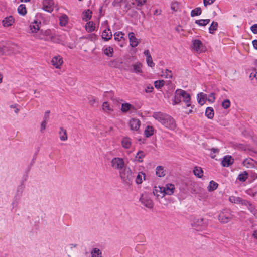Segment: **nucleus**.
Masks as SVG:
<instances>
[{
	"instance_id": "obj_48",
	"label": "nucleus",
	"mask_w": 257,
	"mask_h": 257,
	"mask_svg": "<svg viewBox=\"0 0 257 257\" xmlns=\"http://www.w3.org/2000/svg\"><path fill=\"white\" fill-rule=\"evenodd\" d=\"M247 208L250 211V212L254 216H256V215H257V209L251 203L250 204H249V205L247 206Z\"/></svg>"
},
{
	"instance_id": "obj_59",
	"label": "nucleus",
	"mask_w": 257,
	"mask_h": 257,
	"mask_svg": "<svg viewBox=\"0 0 257 257\" xmlns=\"http://www.w3.org/2000/svg\"><path fill=\"white\" fill-rule=\"evenodd\" d=\"M168 73H171V70H169V69H166L165 70V74H164V77L165 78H170V79H171L172 78V74H168Z\"/></svg>"
},
{
	"instance_id": "obj_62",
	"label": "nucleus",
	"mask_w": 257,
	"mask_h": 257,
	"mask_svg": "<svg viewBox=\"0 0 257 257\" xmlns=\"http://www.w3.org/2000/svg\"><path fill=\"white\" fill-rule=\"evenodd\" d=\"M88 99L89 100V103L91 105H94L96 102V99L93 96H91L88 97Z\"/></svg>"
},
{
	"instance_id": "obj_1",
	"label": "nucleus",
	"mask_w": 257,
	"mask_h": 257,
	"mask_svg": "<svg viewBox=\"0 0 257 257\" xmlns=\"http://www.w3.org/2000/svg\"><path fill=\"white\" fill-rule=\"evenodd\" d=\"M41 22L37 20H34L29 26L30 30L31 32L33 33H37V37L39 39L47 41L52 40L54 37L51 30H44L41 28Z\"/></svg>"
},
{
	"instance_id": "obj_23",
	"label": "nucleus",
	"mask_w": 257,
	"mask_h": 257,
	"mask_svg": "<svg viewBox=\"0 0 257 257\" xmlns=\"http://www.w3.org/2000/svg\"><path fill=\"white\" fill-rule=\"evenodd\" d=\"M193 172L194 175L198 178H201L203 176V171L200 167H194Z\"/></svg>"
},
{
	"instance_id": "obj_27",
	"label": "nucleus",
	"mask_w": 257,
	"mask_h": 257,
	"mask_svg": "<svg viewBox=\"0 0 257 257\" xmlns=\"http://www.w3.org/2000/svg\"><path fill=\"white\" fill-rule=\"evenodd\" d=\"M132 109H134V106L129 103L126 102L121 104V110L123 113H127Z\"/></svg>"
},
{
	"instance_id": "obj_50",
	"label": "nucleus",
	"mask_w": 257,
	"mask_h": 257,
	"mask_svg": "<svg viewBox=\"0 0 257 257\" xmlns=\"http://www.w3.org/2000/svg\"><path fill=\"white\" fill-rule=\"evenodd\" d=\"M237 201L239 203L243 205L246 206L247 207L251 203V202L247 200L243 199L242 198H238Z\"/></svg>"
},
{
	"instance_id": "obj_32",
	"label": "nucleus",
	"mask_w": 257,
	"mask_h": 257,
	"mask_svg": "<svg viewBox=\"0 0 257 257\" xmlns=\"http://www.w3.org/2000/svg\"><path fill=\"white\" fill-rule=\"evenodd\" d=\"M59 134L60 135V139L61 141H66L67 140L68 137L67 134V131L66 129L61 127L60 128Z\"/></svg>"
},
{
	"instance_id": "obj_12",
	"label": "nucleus",
	"mask_w": 257,
	"mask_h": 257,
	"mask_svg": "<svg viewBox=\"0 0 257 257\" xmlns=\"http://www.w3.org/2000/svg\"><path fill=\"white\" fill-rule=\"evenodd\" d=\"M163 190L164 191V194H162L161 198L163 197L165 195H171L175 190L174 185L171 183L167 184L165 187H163Z\"/></svg>"
},
{
	"instance_id": "obj_64",
	"label": "nucleus",
	"mask_w": 257,
	"mask_h": 257,
	"mask_svg": "<svg viewBox=\"0 0 257 257\" xmlns=\"http://www.w3.org/2000/svg\"><path fill=\"white\" fill-rule=\"evenodd\" d=\"M96 35L95 34H89L87 38L90 39L91 40H93L94 39H96Z\"/></svg>"
},
{
	"instance_id": "obj_19",
	"label": "nucleus",
	"mask_w": 257,
	"mask_h": 257,
	"mask_svg": "<svg viewBox=\"0 0 257 257\" xmlns=\"http://www.w3.org/2000/svg\"><path fill=\"white\" fill-rule=\"evenodd\" d=\"M197 100L198 103L203 105L207 101V95L203 92H200L197 95Z\"/></svg>"
},
{
	"instance_id": "obj_53",
	"label": "nucleus",
	"mask_w": 257,
	"mask_h": 257,
	"mask_svg": "<svg viewBox=\"0 0 257 257\" xmlns=\"http://www.w3.org/2000/svg\"><path fill=\"white\" fill-rule=\"evenodd\" d=\"M102 109L104 111H112L113 109L110 107L108 102L105 101L102 104Z\"/></svg>"
},
{
	"instance_id": "obj_2",
	"label": "nucleus",
	"mask_w": 257,
	"mask_h": 257,
	"mask_svg": "<svg viewBox=\"0 0 257 257\" xmlns=\"http://www.w3.org/2000/svg\"><path fill=\"white\" fill-rule=\"evenodd\" d=\"M153 117L170 130H174L176 128L174 119L168 114L161 112H155L153 113Z\"/></svg>"
},
{
	"instance_id": "obj_46",
	"label": "nucleus",
	"mask_w": 257,
	"mask_h": 257,
	"mask_svg": "<svg viewBox=\"0 0 257 257\" xmlns=\"http://www.w3.org/2000/svg\"><path fill=\"white\" fill-rule=\"evenodd\" d=\"M30 170H29V168H27L25 171L24 174L23 175L22 177V179L20 183L25 184V182L27 180L28 178V174Z\"/></svg>"
},
{
	"instance_id": "obj_14",
	"label": "nucleus",
	"mask_w": 257,
	"mask_h": 257,
	"mask_svg": "<svg viewBox=\"0 0 257 257\" xmlns=\"http://www.w3.org/2000/svg\"><path fill=\"white\" fill-rule=\"evenodd\" d=\"M142 63L140 62H137L132 65V68L128 69V71L139 74L142 73Z\"/></svg>"
},
{
	"instance_id": "obj_15",
	"label": "nucleus",
	"mask_w": 257,
	"mask_h": 257,
	"mask_svg": "<svg viewBox=\"0 0 257 257\" xmlns=\"http://www.w3.org/2000/svg\"><path fill=\"white\" fill-rule=\"evenodd\" d=\"M209 15L212 16L220 15L221 14V11L217 5H213L208 9Z\"/></svg>"
},
{
	"instance_id": "obj_36",
	"label": "nucleus",
	"mask_w": 257,
	"mask_h": 257,
	"mask_svg": "<svg viewBox=\"0 0 257 257\" xmlns=\"http://www.w3.org/2000/svg\"><path fill=\"white\" fill-rule=\"evenodd\" d=\"M122 63L123 62L122 61L117 59L113 61H111L110 62L109 65L115 68H119L121 67Z\"/></svg>"
},
{
	"instance_id": "obj_3",
	"label": "nucleus",
	"mask_w": 257,
	"mask_h": 257,
	"mask_svg": "<svg viewBox=\"0 0 257 257\" xmlns=\"http://www.w3.org/2000/svg\"><path fill=\"white\" fill-rule=\"evenodd\" d=\"M119 173L124 183L129 186L132 185L135 176L130 167H125L122 170H120Z\"/></svg>"
},
{
	"instance_id": "obj_8",
	"label": "nucleus",
	"mask_w": 257,
	"mask_h": 257,
	"mask_svg": "<svg viewBox=\"0 0 257 257\" xmlns=\"http://www.w3.org/2000/svg\"><path fill=\"white\" fill-rule=\"evenodd\" d=\"M111 166L115 169L120 170L125 167L123 159L120 158H114L111 161Z\"/></svg>"
},
{
	"instance_id": "obj_35",
	"label": "nucleus",
	"mask_w": 257,
	"mask_h": 257,
	"mask_svg": "<svg viewBox=\"0 0 257 257\" xmlns=\"http://www.w3.org/2000/svg\"><path fill=\"white\" fill-rule=\"evenodd\" d=\"M218 26V23L215 21H213L209 27V33L214 34L215 33V31L217 29Z\"/></svg>"
},
{
	"instance_id": "obj_61",
	"label": "nucleus",
	"mask_w": 257,
	"mask_h": 257,
	"mask_svg": "<svg viewBox=\"0 0 257 257\" xmlns=\"http://www.w3.org/2000/svg\"><path fill=\"white\" fill-rule=\"evenodd\" d=\"M241 197H236L234 196L230 197L229 198V200L232 203H239V202L237 201L238 198H240Z\"/></svg>"
},
{
	"instance_id": "obj_55",
	"label": "nucleus",
	"mask_w": 257,
	"mask_h": 257,
	"mask_svg": "<svg viewBox=\"0 0 257 257\" xmlns=\"http://www.w3.org/2000/svg\"><path fill=\"white\" fill-rule=\"evenodd\" d=\"M8 50V47L6 46H3V47L0 46V54L6 55L7 51Z\"/></svg>"
},
{
	"instance_id": "obj_56",
	"label": "nucleus",
	"mask_w": 257,
	"mask_h": 257,
	"mask_svg": "<svg viewBox=\"0 0 257 257\" xmlns=\"http://www.w3.org/2000/svg\"><path fill=\"white\" fill-rule=\"evenodd\" d=\"M146 61H147V65L151 67H153L155 66V63L153 62V60H152V57H150V58H146Z\"/></svg>"
},
{
	"instance_id": "obj_41",
	"label": "nucleus",
	"mask_w": 257,
	"mask_h": 257,
	"mask_svg": "<svg viewBox=\"0 0 257 257\" xmlns=\"http://www.w3.org/2000/svg\"><path fill=\"white\" fill-rule=\"evenodd\" d=\"M165 83V82L164 80H158L154 81V85L156 89H159L164 86Z\"/></svg>"
},
{
	"instance_id": "obj_40",
	"label": "nucleus",
	"mask_w": 257,
	"mask_h": 257,
	"mask_svg": "<svg viewBox=\"0 0 257 257\" xmlns=\"http://www.w3.org/2000/svg\"><path fill=\"white\" fill-rule=\"evenodd\" d=\"M92 257H102V252L98 248H94L91 251Z\"/></svg>"
},
{
	"instance_id": "obj_17",
	"label": "nucleus",
	"mask_w": 257,
	"mask_h": 257,
	"mask_svg": "<svg viewBox=\"0 0 257 257\" xmlns=\"http://www.w3.org/2000/svg\"><path fill=\"white\" fill-rule=\"evenodd\" d=\"M129 124L132 130L137 131L141 125V121L138 119L132 118L130 121Z\"/></svg>"
},
{
	"instance_id": "obj_20",
	"label": "nucleus",
	"mask_w": 257,
	"mask_h": 257,
	"mask_svg": "<svg viewBox=\"0 0 257 257\" xmlns=\"http://www.w3.org/2000/svg\"><path fill=\"white\" fill-rule=\"evenodd\" d=\"M128 37L131 47H136L138 44V42L135 37V34L133 32L129 33Z\"/></svg>"
},
{
	"instance_id": "obj_33",
	"label": "nucleus",
	"mask_w": 257,
	"mask_h": 257,
	"mask_svg": "<svg viewBox=\"0 0 257 257\" xmlns=\"http://www.w3.org/2000/svg\"><path fill=\"white\" fill-rule=\"evenodd\" d=\"M248 177V173L247 171H245L238 175L237 179L242 182H244L247 179Z\"/></svg>"
},
{
	"instance_id": "obj_26",
	"label": "nucleus",
	"mask_w": 257,
	"mask_h": 257,
	"mask_svg": "<svg viewBox=\"0 0 257 257\" xmlns=\"http://www.w3.org/2000/svg\"><path fill=\"white\" fill-rule=\"evenodd\" d=\"M102 50H103L104 54L106 56L109 57H111L113 56V54L114 51H113V49L112 48V47H111L110 46H108V47L104 46Z\"/></svg>"
},
{
	"instance_id": "obj_42",
	"label": "nucleus",
	"mask_w": 257,
	"mask_h": 257,
	"mask_svg": "<svg viewBox=\"0 0 257 257\" xmlns=\"http://www.w3.org/2000/svg\"><path fill=\"white\" fill-rule=\"evenodd\" d=\"M142 175H143L144 179L145 180L146 175L144 173L141 172L140 173H139L136 178L135 182L137 184H140L142 183Z\"/></svg>"
},
{
	"instance_id": "obj_47",
	"label": "nucleus",
	"mask_w": 257,
	"mask_h": 257,
	"mask_svg": "<svg viewBox=\"0 0 257 257\" xmlns=\"http://www.w3.org/2000/svg\"><path fill=\"white\" fill-rule=\"evenodd\" d=\"M59 23L61 26H65L68 23L69 17H59Z\"/></svg>"
},
{
	"instance_id": "obj_9",
	"label": "nucleus",
	"mask_w": 257,
	"mask_h": 257,
	"mask_svg": "<svg viewBox=\"0 0 257 257\" xmlns=\"http://www.w3.org/2000/svg\"><path fill=\"white\" fill-rule=\"evenodd\" d=\"M54 3L53 0H43V10L51 13L54 9Z\"/></svg>"
},
{
	"instance_id": "obj_11",
	"label": "nucleus",
	"mask_w": 257,
	"mask_h": 257,
	"mask_svg": "<svg viewBox=\"0 0 257 257\" xmlns=\"http://www.w3.org/2000/svg\"><path fill=\"white\" fill-rule=\"evenodd\" d=\"M234 158L230 155H226L223 157L221 161V165L224 167H228L234 163Z\"/></svg>"
},
{
	"instance_id": "obj_18",
	"label": "nucleus",
	"mask_w": 257,
	"mask_h": 257,
	"mask_svg": "<svg viewBox=\"0 0 257 257\" xmlns=\"http://www.w3.org/2000/svg\"><path fill=\"white\" fill-rule=\"evenodd\" d=\"M180 91H181V89H177V90H176V91L175 92L174 96H173V98L172 99V101H173L172 104L173 105L178 104L181 102V94H180L181 93Z\"/></svg>"
},
{
	"instance_id": "obj_24",
	"label": "nucleus",
	"mask_w": 257,
	"mask_h": 257,
	"mask_svg": "<svg viewBox=\"0 0 257 257\" xmlns=\"http://www.w3.org/2000/svg\"><path fill=\"white\" fill-rule=\"evenodd\" d=\"M121 144L125 149H129L132 144L131 138L128 137H123L121 140Z\"/></svg>"
},
{
	"instance_id": "obj_22",
	"label": "nucleus",
	"mask_w": 257,
	"mask_h": 257,
	"mask_svg": "<svg viewBox=\"0 0 257 257\" xmlns=\"http://www.w3.org/2000/svg\"><path fill=\"white\" fill-rule=\"evenodd\" d=\"M155 129L151 125H147L144 131V135L147 138L151 137L154 133Z\"/></svg>"
},
{
	"instance_id": "obj_29",
	"label": "nucleus",
	"mask_w": 257,
	"mask_h": 257,
	"mask_svg": "<svg viewBox=\"0 0 257 257\" xmlns=\"http://www.w3.org/2000/svg\"><path fill=\"white\" fill-rule=\"evenodd\" d=\"M156 174L159 177H164L166 174L164 167L162 166H158L156 168Z\"/></svg>"
},
{
	"instance_id": "obj_7",
	"label": "nucleus",
	"mask_w": 257,
	"mask_h": 257,
	"mask_svg": "<svg viewBox=\"0 0 257 257\" xmlns=\"http://www.w3.org/2000/svg\"><path fill=\"white\" fill-rule=\"evenodd\" d=\"M141 203L145 207L151 209L153 207V203L152 200L150 197L149 195L147 194H142L140 198Z\"/></svg>"
},
{
	"instance_id": "obj_49",
	"label": "nucleus",
	"mask_w": 257,
	"mask_h": 257,
	"mask_svg": "<svg viewBox=\"0 0 257 257\" xmlns=\"http://www.w3.org/2000/svg\"><path fill=\"white\" fill-rule=\"evenodd\" d=\"M123 35H124V33L121 32H116L114 34V39L116 41H120L123 38Z\"/></svg>"
},
{
	"instance_id": "obj_4",
	"label": "nucleus",
	"mask_w": 257,
	"mask_h": 257,
	"mask_svg": "<svg viewBox=\"0 0 257 257\" xmlns=\"http://www.w3.org/2000/svg\"><path fill=\"white\" fill-rule=\"evenodd\" d=\"M233 215L229 209H224L218 215V219L222 224H225L232 220Z\"/></svg>"
},
{
	"instance_id": "obj_58",
	"label": "nucleus",
	"mask_w": 257,
	"mask_h": 257,
	"mask_svg": "<svg viewBox=\"0 0 257 257\" xmlns=\"http://www.w3.org/2000/svg\"><path fill=\"white\" fill-rule=\"evenodd\" d=\"M47 122H48V121L46 120H43V121L42 122L41 124V129H40V131L41 132H43L44 131V130H45Z\"/></svg>"
},
{
	"instance_id": "obj_44",
	"label": "nucleus",
	"mask_w": 257,
	"mask_h": 257,
	"mask_svg": "<svg viewBox=\"0 0 257 257\" xmlns=\"http://www.w3.org/2000/svg\"><path fill=\"white\" fill-rule=\"evenodd\" d=\"M201 12L202 10L200 7L196 8L190 11L191 16H198L201 14Z\"/></svg>"
},
{
	"instance_id": "obj_63",
	"label": "nucleus",
	"mask_w": 257,
	"mask_h": 257,
	"mask_svg": "<svg viewBox=\"0 0 257 257\" xmlns=\"http://www.w3.org/2000/svg\"><path fill=\"white\" fill-rule=\"evenodd\" d=\"M215 0H203V3L205 7L207 5H210L212 4Z\"/></svg>"
},
{
	"instance_id": "obj_43",
	"label": "nucleus",
	"mask_w": 257,
	"mask_h": 257,
	"mask_svg": "<svg viewBox=\"0 0 257 257\" xmlns=\"http://www.w3.org/2000/svg\"><path fill=\"white\" fill-rule=\"evenodd\" d=\"M210 19H200L195 21V23L200 26H205L210 22Z\"/></svg>"
},
{
	"instance_id": "obj_45",
	"label": "nucleus",
	"mask_w": 257,
	"mask_h": 257,
	"mask_svg": "<svg viewBox=\"0 0 257 257\" xmlns=\"http://www.w3.org/2000/svg\"><path fill=\"white\" fill-rule=\"evenodd\" d=\"M39 151V148L37 149V151L34 153L33 159H32L30 164L28 165L27 168H29V170H31L32 167L33 166L34 164L35 163V160H36L37 156L38 155V153Z\"/></svg>"
},
{
	"instance_id": "obj_25",
	"label": "nucleus",
	"mask_w": 257,
	"mask_h": 257,
	"mask_svg": "<svg viewBox=\"0 0 257 257\" xmlns=\"http://www.w3.org/2000/svg\"><path fill=\"white\" fill-rule=\"evenodd\" d=\"M14 17H5L2 21V24L4 27H9L14 23Z\"/></svg>"
},
{
	"instance_id": "obj_52",
	"label": "nucleus",
	"mask_w": 257,
	"mask_h": 257,
	"mask_svg": "<svg viewBox=\"0 0 257 257\" xmlns=\"http://www.w3.org/2000/svg\"><path fill=\"white\" fill-rule=\"evenodd\" d=\"M230 106V101L229 99H225L222 103V106L225 109H228Z\"/></svg>"
},
{
	"instance_id": "obj_57",
	"label": "nucleus",
	"mask_w": 257,
	"mask_h": 257,
	"mask_svg": "<svg viewBox=\"0 0 257 257\" xmlns=\"http://www.w3.org/2000/svg\"><path fill=\"white\" fill-rule=\"evenodd\" d=\"M93 13L90 9L85 10L82 13V16H92Z\"/></svg>"
},
{
	"instance_id": "obj_60",
	"label": "nucleus",
	"mask_w": 257,
	"mask_h": 257,
	"mask_svg": "<svg viewBox=\"0 0 257 257\" xmlns=\"http://www.w3.org/2000/svg\"><path fill=\"white\" fill-rule=\"evenodd\" d=\"M250 30L254 34H257V24H253L250 27Z\"/></svg>"
},
{
	"instance_id": "obj_30",
	"label": "nucleus",
	"mask_w": 257,
	"mask_h": 257,
	"mask_svg": "<svg viewBox=\"0 0 257 257\" xmlns=\"http://www.w3.org/2000/svg\"><path fill=\"white\" fill-rule=\"evenodd\" d=\"M163 187H156L155 186L154 189L153 191V193L154 195L156 196L157 197H161L162 195V194H164V191L163 190Z\"/></svg>"
},
{
	"instance_id": "obj_39",
	"label": "nucleus",
	"mask_w": 257,
	"mask_h": 257,
	"mask_svg": "<svg viewBox=\"0 0 257 257\" xmlns=\"http://www.w3.org/2000/svg\"><path fill=\"white\" fill-rule=\"evenodd\" d=\"M145 156V153L143 151L140 150L137 153L135 158L137 161L141 163L143 162V158H144Z\"/></svg>"
},
{
	"instance_id": "obj_34",
	"label": "nucleus",
	"mask_w": 257,
	"mask_h": 257,
	"mask_svg": "<svg viewBox=\"0 0 257 257\" xmlns=\"http://www.w3.org/2000/svg\"><path fill=\"white\" fill-rule=\"evenodd\" d=\"M218 186V184L216 182L211 180L209 182V184L207 187L208 191L212 192L216 190Z\"/></svg>"
},
{
	"instance_id": "obj_5",
	"label": "nucleus",
	"mask_w": 257,
	"mask_h": 257,
	"mask_svg": "<svg viewBox=\"0 0 257 257\" xmlns=\"http://www.w3.org/2000/svg\"><path fill=\"white\" fill-rule=\"evenodd\" d=\"M192 225L198 231L204 230L207 226L206 223L205 222L203 218L197 217H195L193 219Z\"/></svg>"
},
{
	"instance_id": "obj_51",
	"label": "nucleus",
	"mask_w": 257,
	"mask_h": 257,
	"mask_svg": "<svg viewBox=\"0 0 257 257\" xmlns=\"http://www.w3.org/2000/svg\"><path fill=\"white\" fill-rule=\"evenodd\" d=\"M253 160L251 158L245 159L243 160L242 164L243 166L249 167L252 164Z\"/></svg>"
},
{
	"instance_id": "obj_37",
	"label": "nucleus",
	"mask_w": 257,
	"mask_h": 257,
	"mask_svg": "<svg viewBox=\"0 0 257 257\" xmlns=\"http://www.w3.org/2000/svg\"><path fill=\"white\" fill-rule=\"evenodd\" d=\"M171 9L174 12L180 11V4L177 1L172 2L171 4Z\"/></svg>"
},
{
	"instance_id": "obj_28",
	"label": "nucleus",
	"mask_w": 257,
	"mask_h": 257,
	"mask_svg": "<svg viewBox=\"0 0 257 257\" xmlns=\"http://www.w3.org/2000/svg\"><path fill=\"white\" fill-rule=\"evenodd\" d=\"M85 29L89 32L91 33L95 29V24L93 21L87 22L85 25Z\"/></svg>"
},
{
	"instance_id": "obj_21",
	"label": "nucleus",
	"mask_w": 257,
	"mask_h": 257,
	"mask_svg": "<svg viewBox=\"0 0 257 257\" xmlns=\"http://www.w3.org/2000/svg\"><path fill=\"white\" fill-rule=\"evenodd\" d=\"M101 36L102 38L106 41L111 39L112 35L110 29H107L104 30Z\"/></svg>"
},
{
	"instance_id": "obj_54",
	"label": "nucleus",
	"mask_w": 257,
	"mask_h": 257,
	"mask_svg": "<svg viewBox=\"0 0 257 257\" xmlns=\"http://www.w3.org/2000/svg\"><path fill=\"white\" fill-rule=\"evenodd\" d=\"M215 100V94L214 93H211L208 95L207 97V101L209 102L213 103Z\"/></svg>"
},
{
	"instance_id": "obj_10",
	"label": "nucleus",
	"mask_w": 257,
	"mask_h": 257,
	"mask_svg": "<svg viewBox=\"0 0 257 257\" xmlns=\"http://www.w3.org/2000/svg\"><path fill=\"white\" fill-rule=\"evenodd\" d=\"M192 48L196 52H202L204 51V46L202 42L198 39H195L192 41Z\"/></svg>"
},
{
	"instance_id": "obj_31",
	"label": "nucleus",
	"mask_w": 257,
	"mask_h": 257,
	"mask_svg": "<svg viewBox=\"0 0 257 257\" xmlns=\"http://www.w3.org/2000/svg\"><path fill=\"white\" fill-rule=\"evenodd\" d=\"M205 116L208 118L212 119L214 115V109L211 107L206 108L205 113Z\"/></svg>"
},
{
	"instance_id": "obj_6",
	"label": "nucleus",
	"mask_w": 257,
	"mask_h": 257,
	"mask_svg": "<svg viewBox=\"0 0 257 257\" xmlns=\"http://www.w3.org/2000/svg\"><path fill=\"white\" fill-rule=\"evenodd\" d=\"M25 188V185L23 184H20L17 187L16 194L14 196L15 200L12 203V205L14 206L15 204L17 206L18 204L19 201L20 200L23 193Z\"/></svg>"
},
{
	"instance_id": "obj_13",
	"label": "nucleus",
	"mask_w": 257,
	"mask_h": 257,
	"mask_svg": "<svg viewBox=\"0 0 257 257\" xmlns=\"http://www.w3.org/2000/svg\"><path fill=\"white\" fill-rule=\"evenodd\" d=\"M181 98L183 99V102H184L186 104L187 107H190L191 106V96L186 91L181 89Z\"/></svg>"
},
{
	"instance_id": "obj_16",
	"label": "nucleus",
	"mask_w": 257,
	"mask_h": 257,
	"mask_svg": "<svg viewBox=\"0 0 257 257\" xmlns=\"http://www.w3.org/2000/svg\"><path fill=\"white\" fill-rule=\"evenodd\" d=\"M63 62L62 58L60 55L54 57L51 61L52 64L57 69L60 68Z\"/></svg>"
},
{
	"instance_id": "obj_38",
	"label": "nucleus",
	"mask_w": 257,
	"mask_h": 257,
	"mask_svg": "<svg viewBox=\"0 0 257 257\" xmlns=\"http://www.w3.org/2000/svg\"><path fill=\"white\" fill-rule=\"evenodd\" d=\"M18 13L22 16H24L27 13V10L24 4H21L17 8Z\"/></svg>"
}]
</instances>
